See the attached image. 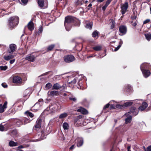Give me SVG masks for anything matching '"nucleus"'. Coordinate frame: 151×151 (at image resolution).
I'll return each mask as SVG.
<instances>
[{
	"mask_svg": "<svg viewBox=\"0 0 151 151\" xmlns=\"http://www.w3.org/2000/svg\"><path fill=\"white\" fill-rule=\"evenodd\" d=\"M22 122H23L24 124H25L29 122L31 120H30L28 118H23L22 119Z\"/></svg>",
	"mask_w": 151,
	"mask_h": 151,
	"instance_id": "nucleus-25",
	"label": "nucleus"
},
{
	"mask_svg": "<svg viewBox=\"0 0 151 151\" xmlns=\"http://www.w3.org/2000/svg\"><path fill=\"white\" fill-rule=\"evenodd\" d=\"M60 88H61V90L64 91L66 88V85L65 84H63L62 86H61V87Z\"/></svg>",
	"mask_w": 151,
	"mask_h": 151,
	"instance_id": "nucleus-51",
	"label": "nucleus"
},
{
	"mask_svg": "<svg viewBox=\"0 0 151 151\" xmlns=\"http://www.w3.org/2000/svg\"><path fill=\"white\" fill-rule=\"evenodd\" d=\"M29 89H27L24 92L23 96H27V97H29L30 94V93H29Z\"/></svg>",
	"mask_w": 151,
	"mask_h": 151,
	"instance_id": "nucleus-24",
	"label": "nucleus"
},
{
	"mask_svg": "<svg viewBox=\"0 0 151 151\" xmlns=\"http://www.w3.org/2000/svg\"><path fill=\"white\" fill-rule=\"evenodd\" d=\"M47 94L49 96L51 97H53L58 95L59 92L57 91H48Z\"/></svg>",
	"mask_w": 151,
	"mask_h": 151,
	"instance_id": "nucleus-15",
	"label": "nucleus"
},
{
	"mask_svg": "<svg viewBox=\"0 0 151 151\" xmlns=\"http://www.w3.org/2000/svg\"><path fill=\"white\" fill-rule=\"evenodd\" d=\"M83 120V119L82 118V116L79 115L75 119V123L77 126H79L81 125Z\"/></svg>",
	"mask_w": 151,
	"mask_h": 151,
	"instance_id": "nucleus-7",
	"label": "nucleus"
},
{
	"mask_svg": "<svg viewBox=\"0 0 151 151\" xmlns=\"http://www.w3.org/2000/svg\"><path fill=\"white\" fill-rule=\"evenodd\" d=\"M131 113L133 114L134 116L137 115L138 112L137 109H135L134 107L132 108L130 110V112L128 113V114H131Z\"/></svg>",
	"mask_w": 151,
	"mask_h": 151,
	"instance_id": "nucleus-16",
	"label": "nucleus"
},
{
	"mask_svg": "<svg viewBox=\"0 0 151 151\" xmlns=\"http://www.w3.org/2000/svg\"><path fill=\"white\" fill-rule=\"evenodd\" d=\"M120 47L121 46H120V45H118V46L114 49V51H117Z\"/></svg>",
	"mask_w": 151,
	"mask_h": 151,
	"instance_id": "nucleus-61",
	"label": "nucleus"
},
{
	"mask_svg": "<svg viewBox=\"0 0 151 151\" xmlns=\"http://www.w3.org/2000/svg\"><path fill=\"white\" fill-rule=\"evenodd\" d=\"M126 91L127 92L131 90L132 88L130 86L127 85L126 86Z\"/></svg>",
	"mask_w": 151,
	"mask_h": 151,
	"instance_id": "nucleus-42",
	"label": "nucleus"
},
{
	"mask_svg": "<svg viewBox=\"0 0 151 151\" xmlns=\"http://www.w3.org/2000/svg\"><path fill=\"white\" fill-rule=\"evenodd\" d=\"M58 109V106L55 103H51L45 110V111H49V113L50 114H52L57 111Z\"/></svg>",
	"mask_w": 151,
	"mask_h": 151,
	"instance_id": "nucleus-3",
	"label": "nucleus"
},
{
	"mask_svg": "<svg viewBox=\"0 0 151 151\" xmlns=\"http://www.w3.org/2000/svg\"><path fill=\"white\" fill-rule=\"evenodd\" d=\"M146 150L147 151H151V145L147 147Z\"/></svg>",
	"mask_w": 151,
	"mask_h": 151,
	"instance_id": "nucleus-60",
	"label": "nucleus"
},
{
	"mask_svg": "<svg viewBox=\"0 0 151 151\" xmlns=\"http://www.w3.org/2000/svg\"><path fill=\"white\" fill-rule=\"evenodd\" d=\"M137 20H132L131 22L132 25L134 27H135L137 24Z\"/></svg>",
	"mask_w": 151,
	"mask_h": 151,
	"instance_id": "nucleus-48",
	"label": "nucleus"
},
{
	"mask_svg": "<svg viewBox=\"0 0 151 151\" xmlns=\"http://www.w3.org/2000/svg\"><path fill=\"white\" fill-rule=\"evenodd\" d=\"M28 0H21V1L24 5H25L28 2Z\"/></svg>",
	"mask_w": 151,
	"mask_h": 151,
	"instance_id": "nucleus-52",
	"label": "nucleus"
},
{
	"mask_svg": "<svg viewBox=\"0 0 151 151\" xmlns=\"http://www.w3.org/2000/svg\"><path fill=\"white\" fill-rule=\"evenodd\" d=\"M61 87V86H60L58 83H56L53 85L52 86V89L58 90Z\"/></svg>",
	"mask_w": 151,
	"mask_h": 151,
	"instance_id": "nucleus-21",
	"label": "nucleus"
},
{
	"mask_svg": "<svg viewBox=\"0 0 151 151\" xmlns=\"http://www.w3.org/2000/svg\"><path fill=\"white\" fill-rule=\"evenodd\" d=\"M42 31L43 28L42 27V26H40L37 32L38 34V35L40 34L42 32Z\"/></svg>",
	"mask_w": 151,
	"mask_h": 151,
	"instance_id": "nucleus-47",
	"label": "nucleus"
},
{
	"mask_svg": "<svg viewBox=\"0 0 151 151\" xmlns=\"http://www.w3.org/2000/svg\"><path fill=\"white\" fill-rule=\"evenodd\" d=\"M22 78L18 76H15L13 78V82L15 83H22Z\"/></svg>",
	"mask_w": 151,
	"mask_h": 151,
	"instance_id": "nucleus-10",
	"label": "nucleus"
},
{
	"mask_svg": "<svg viewBox=\"0 0 151 151\" xmlns=\"http://www.w3.org/2000/svg\"><path fill=\"white\" fill-rule=\"evenodd\" d=\"M86 28L89 29H91L92 27V23L90 22V23H88L86 24Z\"/></svg>",
	"mask_w": 151,
	"mask_h": 151,
	"instance_id": "nucleus-35",
	"label": "nucleus"
},
{
	"mask_svg": "<svg viewBox=\"0 0 151 151\" xmlns=\"http://www.w3.org/2000/svg\"><path fill=\"white\" fill-rule=\"evenodd\" d=\"M55 45L53 44L49 46L47 49V51H49L52 50L54 48Z\"/></svg>",
	"mask_w": 151,
	"mask_h": 151,
	"instance_id": "nucleus-36",
	"label": "nucleus"
},
{
	"mask_svg": "<svg viewBox=\"0 0 151 151\" xmlns=\"http://www.w3.org/2000/svg\"><path fill=\"white\" fill-rule=\"evenodd\" d=\"M9 145L11 147L16 146L17 145V143L12 141H11L9 143Z\"/></svg>",
	"mask_w": 151,
	"mask_h": 151,
	"instance_id": "nucleus-26",
	"label": "nucleus"
},
{
	"mask_svg": "<svg viewBox=\"0 0 151 151\" xmlns=\"http://www.w3.org/2000/svg\"><path fill=\"white\" fill-rule=\"evenodd\" d=\"M102 47L101 45H97L93 47V49L96 51H99L101 50Z\"/></svg>",
	"mask_w": 151,
	"mask_h": 151,
	"instance_id": "nucleus-23",
	"label": "nucleus"
},
{
	"mask_svg": "<svg viewBox=\"0 0 151 151\" xmlns=\"http://www.w3.org/2000/svg\"><path fill=\"white\" fill-rule=\"evenodd\" d=\"M41 139H37L35 141H40L41 139H43L45 138V137H44L45 136V132L44 131H42L41 132Z\"/></svg>",
	"mask_w": 151,
	"mask_h": 151,
	"instance_id": "nucleus-29",
	"label": "nucleus"
},
{
	"mask_svg": "<svg viewBox=\"0 0 151 151\" xmlns=\"http://www.w3.org/2000/svg\"><path fill=\"white\" fill-rule=\"evenodd\" d=\"M146 39L148 41H150L151 39V34L150 33H147L145 34Z\"/></svg>",
	"mask_w": 151,
	"mask_h": 151,
	"instance_id": "nucleus-31",
	"label": "nucleus"
},
{
	"mask_svg": "<svg viewBox=\"0 0 151 151\" xmlns=\"http://www.w3.org/2000/svg\"><path fill=\"white\" fill-rule=\"evenodd\" d=\"M35 59V57L33 55L29 54L27 55L25 58V60L31 62H34Z\"/></svg>",
	"mask_w": 151,
	"mask_h": 151,
	"instance_id": "nucleus-11",
	"label": "nucleus"
},
{
	"mask_svg": "<svg viewBox=\"0 0 151 151\" xmlns=\"http://www.w3.org/2000/svg\"><path fill=\"white\" fill-rule=\"evenodd\" d=\"M42 121L41 119H38L36 121V124L37 125H40L41 126V124Z\"/></svg>",
	"mask_w": 151,
	"mask_h": 151,
	"instance_id": "nucleus-49",
	"label": "nucleus"
},
{
	"mask_svg": "<svg viewBox=\"0 0 151 151\" xmlns=\"http://www.w3.org/2000/svg\"><path fill=\"white\" fill-rule=\"evenodd\" d=\"M150 19H147L145 20L144 21V22H143V24H146L147 23H148L149 22H150Z\"/></svg>",
	"mask_w": 151,
	"mask_h": 151,
	"instance_id": "nucleus-59",
	"label": "nucleus"
},
{
	"mask_svg": "<svg viewBox=\"0 0 151 151\" xmlns=\"http://www.w3.org/2000/svg\"><path fill=\"white\" fill-rule=\"evenodd\" d=\"M128 7V4L127 2H125L121 6V13L122 14H124L126 12Z\"/></svg>",
	"mask_w": 151,
	"mask_h": 151,
	"instance_id": "nucleus-8",
	"label": "nucleus"
},
{
	"mask_svg": "<svg viewBox=\"0 0 151 151\" xmlns=\"http://www.w3.org/2000/svg\"><path fill=\"white\" fill-rule=\"evenodd\" d=\"M14 57V55H4L3 58L5 60L8 61L11 59H13Z\"/></svg>",
	"mask_w": 151,
	"mask_h": 151,
	"instance_id": "nucleus-20",
	"label": "nucleus"
},
{
	"mask_svg": "<svg viewBox=\"0 0 151 151\" xmlns=\"http://www.w3.org/2000/svg\"><path fill=\"white\" fill-rule=\"evenodd\" d=\"M69 127V125L67 123L64 122L63 124V127L64 130L68 129Z\"/></svg>",
	"mask_w": 151,
	"mask_h": 151,
	"instance_id": "nucleus-33",
	"label": "nucleus"
},
{
	"mask_svg": "<svg viewBox=\"0 0 151 151\" xmlns=\"http://www.w3.org/2000/svg\"><path fill=\"white\" fill-rule=\"evenodd\" d=\"M132 120V117L131 116H129L127 118H126L125 121V123L127 124L129 123Z\"/></svg>",
	"mask_w": 151,
	"mask_h": 151,
	"instance_id": "nucleus-27",
	"label": "nucleus"
},
{
	"mask_svg": "<svg viewBox=\"0 0 151 151\" xmlns=\"http://www.w3.org/2000/svg\"><path fill=\"white\" fill-rule=\"evenodd\" d=\"M16 126L17 127H19L22 125L23 124V122L22 119H21V120L19 119L17 120L16 122Z\"/></svg>",
	"mask_w": 151,
	"mask_h": 151,
	"instance_id": "nucleus-30",
	"label": "nucleus"
},
{
	"mask_svg": "<svg viewBox=\"0 0 151 151\" xmlns=\"http://www.w3.org/2000/svg\"><path fill=\"white\" fill-rule=\"evenodd\" d=\"M28 29L30 31H32L34 29V24L32 21H30L28 24Z\"/></svg>",
	"mask_w": 151,
	"mask_h": 151,
	"instance_id": "nucleus-19",
	"label": "nucleus"
},
{
	"mask_svg": "<svg viewBox=\"0 0 151 151\" xmlns=\"http://www.w3.org/2000/svg\"><path fill=\"white\" fill-rule=\"evenodd\" d=\"M40 104L39 102L36 103L34 106V107H37V108L35 109L36 111L38 110L40 108Z\"/></svg>",
	"mask_w": 151,
	"mask_h": 151,
	"instance_id": "nucleus-38",
	"label": "nucleus"
},
{
	"mask_svg": "<svg viewBox=\"0 0 151 151\" xmlns=\"http://www.w3.org/2000/svg\"><path fill=\"white\" fill-rule=\"evenodd\" d=\"M64 61L67 63H69L73 61L75 58L72 55H68L65 56L63 57Z\"/></svg>",
	"mask_w": 151,
	"mask_h": 151,
	"instance_id": "nucleus-5",
	"label": "nucleus"
},
{
	"mask_svg": "<svg viewBox=\"0 0 151 151\" xmlns=\"http://www.w3.org/2000/svg\"><path fill=\"white\" fill-rule=\"evenodd\" d=\"M41 127V126L40 125H37L36 124L35 127H33V129L34 130H37V129H39Z\"/></svg>",
	"mask_w": 151,
	"mask_h": 151,
	"instance_id": "nucleus-41",
	"label": "nucleus"
},
{
	"mask_svg": "<svg viewBox=\"0 0 151 151\" xmlns=\"http://www.w3.org/2000/svg\"><path fill=\"white\" fill-rule=\"evenodd\" d=\"M77 111L81 112L83 114H86L88 113V111L87 110L81 107H80L78 109Z\"/></svg>",
	"mask_w": 151,
	"mask_h": 151,
	"instance_id": "nucleus-14",
	"label": "nucleus"
},
{
	"mask_svg": "<svg viewBox=\"0 0 151 151\" xmlns=\"http://www.w3.org/2000/svg\"><path fill=\"white\" fill-rule=\"evenodd\" d=\"M116 108L119 109H122L124 108L123 105L117 104L115 106Z\"/></svg>",
	"mask_w": 151,
	"mask_h": 151,
	"instance_id": "nucleus-46",
	"label": "nucleus"
},
{
	"mask_svg": "<svg viewBox=\"0 0 151 151\" xmlns=\"http://www.w3.org/2000/svg\"><path fill=\"white\" fill-rule=\"evenodd\" d=\"M141 70L145 78L148 77L151 74L150 72L148 70H144L143 68L141 67Z\"/></svg>",
	"mask_w": 151,
	"mask_h": 151,
	"instance_id": "nucleus-9",
	"label": "nucleus"
},
{
	"mask_svg": "<svg viewBox=\"0 0 151 151\" xmlns=\"http://www.w3.org/2000/svg\"><path fill=\"white\" fill-rule=\"evenodd\" d=\"M98 32L96 30L94 31L92 33V37L94 38L98 37Z\"/></svg>",
	"mask_w": 151,
	"mask_h": 151,
	"instance_id": "nucleus-39",
	"label": "nucleus"
},
{
	"mask_svg": "<svg viewBox=\"0 0 151 151\" xmlns=\"http://www.w3.org/2000/svg\"><path fill=\"white\" fill-rule=\"evenodd\" d=\"M138 109L139 110L141 111H142L145 110V109L144 108V107H143L142 106H140L139 107Z\"/></svg>",
	"mask_w": 151,
	"mask_h": 151,
	"instance_id": "nucleus-53",
	"label": "nucleus"
},
{
	"mask_svg": "<svg viewBox=\"0 0 151 151\" xmlns=\"http://www.w3.org/2000/svg\"><path fill=\"white\" fill-rule=\"evenodd\" d=\"M7 101H6L4 102L3 105L0 104V113H3L5 109L7 108Z\"/></svg>",
	"mask_w": 151,
	"mask_h": 151,
	"instance_id": "nucleus-13",
	"label": "nucleus"
},
{
	"mask_svg": "<svg viewBox=\"0 0 151 151\" xmlns=\"http://www.w3.org/2000/svg\"><path fill=\"white\" fill-rule=\"evenodd\" d=\"M132 104V101H129L126 102L124 103L123 105L124 108L126 107L131 105Z\"/></svg>",
	"mask_w": 151,
	"mask_h": 151,
	"instance_id": "nucleus-34",
	"label": "nucleus"
},
{
	"mask_svg": "<svg viewBox=\"0 0 151 151\" xmlns=\"http://www.w3.org/2000/svg\"><path fill=\"white\" fill-rule=\"evenodd\" d=\"M68 116L67 113L64 112L61 114L59 116V119H63L66 117Z\"/></svg>",
	"mask_w": 151,
	"mask_h": 151,
	"instance_id": "nucleus-28",
	"label": "nucleus"
},
{
	"mask_svg": "<svg viewBox=\"0 0 151 151\" xmlns=\"http://www.w3.org/2000/svg\"><path fill=\"white\" fill-rule=\"evenodd\" d=\"M77 146L78 147L81 146L83 144V140L82 138H78L77 139Z\"/></svg>",
	"mask_w": 151,
	"mask_h": 151,
	"instance_id": "nucleus-17",
	"label": "nucleus"
},
{
	"mask_svg": "<svg viewBox=\"0 0 151 151\" xmlns=\"http://www.w3.org/2000/svg\"><path fill=\"white\" fill-rule=\"evenodd\" d=\"M1 69L3 70H5L7 68V66L6 65L5 66H0Z\"/></svg>",
	"mask_w": 151,
	"mask_h": 151,
	"instance_id": "nucleus-45",
	"label": "nucleus"
},
{
	"mask_svg": "<svg viewBox=\"0 0 151 151\" xmlns=\"http://www.w3.org/2000/svg\"><path fill=\"white\" fill-rule=\"evenodd\" d=\"M77 82V78H75L71 82H69L68 84L69 85V87H72V86H74V85Z\"/></svg>",
	"mask_w": 151,
	"mask_h": 151,
	"instance_id": "nucleus-22",
	"label": "nucleus"
},
{
	"mask_svg": "<svg viewBox=\"0 0 151 151\" xmlns=\"http://www.w3.org/2000/svg\"><path fill=\"white\" fill-rule=\"evenodd\" d=\"M136 18L137 17L135 15H134L132 17V20H136Z\"/></svg>",
	"mask_w": 151,
	"mask_h": 151,
	"instance_id": "nucleus-63",
	"label": "nucleus"
},
{
	"mask_svg": "<svg viewBox=\"0 0 151 151\" xmlns=\"http://www.w3.org/2000/svg\"><path fill=\"white\" fill-rule=\"evenodd\" d=\"M15 59H13L12 60H10L9 63L11 64H13L15 61Z\"/></svg>",
	"mask_w": 151,
	"mask_h": 151,
	"instance_id": "nucleus-62",
	"label": "nucleus"
},
{
	"mask_svg": "<svg viewBox=\"0 0 151 151\" xmlns=\"http://www.w3.org/2000/svg\"><path fill=\"white\" fill-rule=\"evenodd\" d=\"M1 86L4 88H6L7 87V85L6 83H2L1 84Z\"/></svg>",
	"mask_w": 151,
	"mask_h": 151,
	"instance_id": "nucleus-56",
	"label": "nucleus"
},
{
	"mask_svg": "<svg viewBox=\"0 0 151 151\" xmlns=\"http://www.w3.org/2000/svg\"><path fill=\"white\" fill-rule=\"evenodd\" d=\"M19 19L18 17L14 16L11 17L8 19V25L11 29L16 27L18 24Z\"/></svg>",
	"mask_w": 151,
	"mask_h": 151,
	"instance_id": "nucleus-2",
	"label": "nucleus"
},
{
	"mask_svg": "<svg viewBox=\"0 0 151 151\" xmlns=\"http://www.w3.org/2000/svg\"><path fill=\"white\" fill-rule=\"evenodd\" d=\"M16 45L13 44H11L9 45V49L8 50V52L9 53H13L16 49Z\"/></svg>",
	"mask_w": 151,
	"mask_h": 151,
	"instance_id": "nucleus-12",
	"label": "nucleus"
},
{
	"mask_svg": "<svg viewBox=\"0 0 151 151\" xmlns=\"http://www.w3.org/2000/svg\"><path fill=\"white\" fill-rule=\"evenodd\" d=\"M17 132L16 130H13L11 132V135H13L14 137L17 136Z\"/></svg>",
	"mask_w": 151,
	"mask_h": 151,
	"instance_id": "nucleus-40",
	"label": "nucleus"
},
{
	"mask_svg": "<svg viewBox=\"0 0 151 151\" xmlns=\"http://www.w3.org/2000/svg\"><path fill=\"white\" fill-rule=\"evenodd\" d=\"M52 86V84L51 83H48L46 84L45 87L48 89L50 88Z\"/></svg>",
	"mask_w": 151,
	"mask_h": 151,
	"instance_id": "nucleus-44",
	"label": "nucleus"
},
{
	"mask_svg": "<svg viewBox=\"0 0 151 151\" xmlns=\"http://www.w3.org/2000/svg\"><path fill=\"white\" fill-rule=\"evenodd\" d=\"M76 20V19L71 16H68L65 17L64 26L67 31H68L70 30L73 23H74Z\"/></svg>",
	"mask_w": 151,
	"mask_h": 151,
	"instance_id": "nucleus-1",
	"label": "nucleus"
},
{
	"mask_svg": "<svg viewBox=\"0 0 151 151\" xmlns=\"http://www.w3.org/2000/svg\"><path fill=\"white\" fill-rule=\"evenodd\" d=\"M110 106V104L109 103L106 105L103 108V109H105L108 108Z\"/></svg>",
	"mask_w": 151,
	"mask_h": 151,
	"instance_id": "nucleus-58",
	"label": "nucleus"
},
{
	"mask_svg": "<svg viewBox=\"0 0 151 151\" xmlns=\"http://www.w3.org/2000/svg\"><path fill=\"white\" fill-rule=\"evenodd\" d=\"M119 35L121 36L125 35L127 32V27L124 25L120 26L119 28Z\"/></svg>",
	"mask_w": 151,
	"mask_h": 151,
	"instance_id": "nucleus-6",
	"label": "nucleus"
},
{
	"mask_svg": "<svg viewBox=\"0 0 151 151\" xmlns=\"http://www.w3.org/2000/svg\"><path fill=\"white\" fill-rule=\"evenodd\" d=\"M110 21V22L111 24V29H112L114 28L115 26L114 21L113 19H111Z\"/></svg>",
	"mask_w": 151,
	"mask_h": 151,
	"instance_id": "nucleus-37",
	"label": "nucleus"
},
{
	"mask_svg": "<svg viewBox=\"0 0 151 151\" xmlns=\"http://www.w3.org/2000/svg\"><path fill=\"white\" fill-rule=\"evenodd\" d=\"M141 106L144 107V108L145 109L148 106V104L146 102H143Z\"/></svg>",
	"mask_w": 151,
	"mask_h": 151,
	"instance_id": "nucleus-43",
	"label": "nucleus"
},
{
	"mask_svg": "<svg viewBox=\"0 0 151 151\" xmlns=\"http://www.w3.org/2000/svg\"><path fill=\"white\" fill-rule=\"evenodd\" d=\"M113 0H107L105 4L108 6Z\"/></svg>",
	"mask_w": 151,
	"mask_h": 151,
	"instance_id": "nucleus-54",
	"label": "nucleus"
},
{
	"mask_svg": "<svg viewBox=\"0 0 151 151\" xmlns=\"http://www.w3.org/2000/svg\"><path fill=\"white\" fill-rule=\"evenodd\" d=\"M122 44H123L122 40V39H120V41H119V45H120V46L121 47V45Z\"/></svg>",
	"mask_w": 151,
	"mask_h": 151,
	"instance_id": "nucleus-64",
	"label": "nucleus"
},
{
	"mask_svg": "<svg viewBox=\"0 0 151 151\" xmlns=\"http://www.w3.org/2000/svg\"><path fill=\"white\" fill-rule=\"evenodd\" d=\"M4 130V127L1 124L0 125V131H3Z\"/></svg>",
	"mask_w": 151,
	"mask_h": 151,
	"instance_id": "nucleus-55",
	"label": "nucleus"
},
{
	"mask_svg": "<svg viewBox=\"0 0 151 151\" xmlns=\"http://www.w3.org/2000/svg\"><path fill=\"white\" fill-rule=\"evenodd\" d=\"M141 67L143 68L144 69L148 70L150 68L151 66L150 64L148 63H144L142 64L140 66V68Z\"/></svg>",
	"mask_w": 151,
	"mask_h": 151,
	"instance_id": "nucleus-18",
	"label": "nucleus"
},
{
	"mask_svg": "<svg viewBox=\"0 0 151 151\" xmlns=\"http://www.w3.org/2000/svg\"><path fill=\"white\" fill-rule=\"evenodd\" d=\"M69 99L70 100L74 102H76L77 100L76 99L75 97H73V96L70 97L69 98Z\"/></svg>",
	"mask_w": 151,
	"mask_h": 151,
	"instance_id": "nucleus-50",
	"label": "nucleus"
},
{
	"mask_svg": "<svg viewBox=\"0 0 151 151\" xmlns=\"http://www.w3.org/2000/svg\"><path fill=\"white\" fill-rule=\"evenodd\" d=\"M108 6H107V5H106L105 4L102 7V10L103 11H104L106 9V8H107V7Z\"/></svg>",
	"mask_w": 151,
	"mask_h": 151,
	"instance_id": "nucleus-57",
	"label": "nucleus"
},
{
	"mask_svg": "<svg viewBox=\"0 0 151 151\" xmlns=\"http://www.w3.org/2000/svg\"><path fill=\"white\" fill-rule=\"evenodd\" d=\"M39 6L42 9L46 8L48 5L47 0H37Z\"/></svg>",
	"mask_w": 151,
	"mask_h": 151,
	"instance_id": "nucleus-4",
	"label": "nucleus"
},
{
	"mask_svg": "<svg viewBox=\"0 0 151 151\" xmlns=\"http://www.w3.org/2000/svg\"><path fill=\"white\" fill-rule=\"evenodd\" d=\"M25 114L27 116H29L31 118L33 117L34 116V114L28 111H26L25 113Z\"/></svg>",
	"mask_w": 151,
	"mask_h": 151,
	"instance_id": "nucleus-32",
	"label": "nucleus"
}]
</instances>
